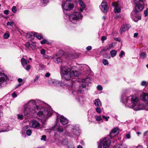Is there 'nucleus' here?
<instances>
[{"label":"nucleus","instance_id":"33","mask_svg":"<svg viewBox=\"0 0 148 148\" xmlns=\"http://www.w3.org/2000/svg\"><path fill=\"white\" fill-rule=\"evenodd\" d=\"M76 99L79 103H81V102L83 101L82 97L81 96H78L76 98Z\"/></svg>","mask_w":148,"mask_h":148},{"label":"nucleus","instance_id":"36","mask_svg":"<svg viewBox=\"0 0 148 148\" xmlns=\"http://www.w3.org/2000/svg\"><path fill=\"white\" fill-rule=\"evenodd\" d=\"M146 56L147 55L145 53H142L140 54V57L141 58H145Z\"/></svg>","mask_w":148,"mask_h":148},{"label":"nucleus","instance_id":"61","mask_svg":"<svg viewBox=\"0 0 148 148\" xmlns=\"http://www.w3.org/2000/svg\"><path fill=\"white\" fill-rule=\"evenodd\" d=\"M38 78H39V77L38 76H36L35 77V79H34V82H35L36 81L38 80Z\"/></svg>","mask_w":148,"mask_h":148},{"label":"nucleus","instance_id":"4","mask_svg":"<svg viewBox=\"0 0 148 148\" xmlns=\"http://www.w3.org/2000/svg\"><path fill=\"white\" fill-rule=\"evenodd\" d=\"M90 79L89 77L82 79L81 82H82V83L81 84V85H76L75 87H74L75 88H77L79 89V90L75 89V92H77V93L79 94L84 93L85 91L87 90V89L86 88V86L88 85L87 83H90Z\"/></svg>","mask_w":148,"mask_h":148},{"label":"nucleus","instance_id":"19","mask_svg":"<svg viewBox=\"0 0 148 148\" xmlns=\"http://www.w3.org/2000/svg\"><path fill=\"white\" fill-rule=\"evenodd\" d=\"M60 120L61 123L63 125H66L68 122V120L63 116H61Z\"/></svg>","mask_w":148,"mask_h":148},{"label":"nucleus","instance_id":"12","mask_svg":"<svg viewBox=\"0 0 148 148\" xmlns=\"http://www.w3.org/2000/svg\"><path fill=\"white\" fill-rule=\"evenodd\" d=\"M112 5L114 7V12L115 13H119L121 12V10L119 2H113L112 3Z\"/></svg>","mask_w":148,"mask_h":148},{"label":"nucleus","instance_id":"1","mask_svg":"<svg viewBox=\"0 0 148 148\" xmlns=\"http://www.w3.org/2000/svg\"><path fill=\"white\" fill-rule=\"evenodd\" d=\"M23 107V112L24 116L27 117H32L35 113L42 118L50 116L52 114V110L49 107H45L40 110L34 100H31L25 103Z\"/></svg>","mask_w":148,"mask_h":148},{"label":"nucleus","instance_id":"51","mask_svg":"<svg viewBox=\"0 0 148 148\" xmlns=\"http://www.w3.org/2000/svg\"><path fill=\"white\" fill-rule=\"evenodd\" d=\"M131 138L130 134L128 133L125 135V138L127 139H130Z\"/></svg>","mask_w":148,"mask_h":148},{"label":"nucleus","instance_id":"20","mask_svg":"<svg viewBox=\"0 0 148 148\" xmlns=\"http://www.w3.org/2000/svg\"><path fill=\"white\" fill-rule=\"evenodd\" d=\"M81 68L80 70L82 71H83L84 72H86L88 71L90 68L86 64H81L80 66Z\"/></svg>","mask_w":148,"mask_h":148},{"label":"nucleus","instance_id":"6","mask_svg":"<svg viewBox=\"0 0 148 148\" xmlns=\"http://www.w3.org/2000/svg\"><path fill=\"white\" fill-rule=\"evenodd\" d=\"M69 17L71 22L74 24H76L77 21L82 19L83 16L80 13L75 11L70 15Z\"/></svg>","mask_w":148,"mask_h":148},{"label":"nucleus","instance_id":"56","mask_svg":"<svg viewBox=\"0 0 148 148\" xmlns=\"http://www.w3.org/2000/svg\"><path fill=\"white\" fill-rule=\"evenodd\" d=\"M107 50V49H106V48L105 47V48L101 50L100 53H103L106 52Z\"/></svg>","mask_w":148,"mask_h":148},{"label":"nucleus","instance_id":"46","mask_svg":"<svg viewBox=\"0 0 148 148\" xmlns=\"http://www.w3.org/2000/svg\"><path fill=\"white\" fill-rule=\"evenodd\" d=\"M141 85L143 86H146L147 85V84L146 81H143L141 83Z\"/></svg>","mask_w":148,"mask_h":148},{"label":"nucleus","instance_id":"64","mask_svg":"<svg viewBox=\"0 0 148 148\" xmlns=\"http://www.w3.org/2000/svg\"><path fill=\"white\" fill-rule=\"evenodd\" d=\"M18 81L19 83H21L23 82V79H22L19 78L18 79Z\"/></svg>","mask_w":148,"mask_h":148},{"label":"nucleus","instance_id":"30","mask_svg":"<svg viewBox=\"0 0 148 148\" xmlns=\"http://www.w3.org/2000/svg\"><path fill=\"white\" fill-rule=\"evenodd\" d=\"M53 59L55 62L57 63H59L61 62V61H62V59L60 57H58L55 59L54 58Z\"/></svg>","mask_w":148,"mask_h":148},{"label":"nucleus","instance_id":"52","mask_svg":"<svg viewBox=\"0 0 148 148\" xmlns=\"http://www.w3.org/2000/svg\"><path fill=\"white\" fill-rule=\"evenodd\" d=\"M45 50L43 49H42L40 51V53L42 55H44L45 54Z\"/></svg>","mask_w":148,"mask_h":148},{"label":"nucleus","instance_id":"38","mask_svg":"<svg viewBox=\"0 0 148 148\" xmlns=\"http://www.w3.org/2000/svg\"><path fill=\"white\" fill-rule=\"evenodd\" d=\"M40 43L41 44H44L45 43L48 44L49 42L46 39H43L40 41Z\"/></svg>","mask_w":148,"mask_h":148},{"label":"nucleus","instance_id":"62","mask_svg":"<svg viewBox=\"0 0 148 148\" xmlns=\"http://www.w3.org/2000/svg\"><path fill=\"white\" fill-rule=\"evenodd\" d=\"M49 0H42V2L44 3H47L49 2Z\"/></svg>","mask_w":148,"mask_h":148},{"label":"nucleus","instance_id":"11","mask_svg":"<svg viewBox=\"0 0 148 148\" xmlns=\"http://www.w3.org/2000/svg\"><path fill=\"white\" fill-rule=\"evenodd\" d=\"M76 67L74 66H72L71 67V78H74V77H77L80 74L79 72L76 70Z\"/></svg>","mask_w":148,"mask_h":148},{"label":"nucleus","instance_id":"44","mask_svg":"<svg viewBox=\"0 0 148 148\" xmlns=\"http://www.w3.org/2000/svg\"><path fill=\"white\" fill-rule=\"evenodd\" d=\"M12 12L15 13L17 11V10L16 8V7L15 6H13L12 8Z\"/></svg>","mask_w":148,"mask_h":148},{"label":"nucleus","instance_id":"43","mask_svg":"<svg viewBox=\"0 0 148 148\" xmlns=\"http://www.w3.org/2000/svg\"><path fill=\"white\" fill-rule=\"evenodd\" d=\"M100 107H97L96 109V112L98 113H100L101 112V109Z\"/></svg>","mask_w":148,"mask_h":148},{"label":"nucleus","instance_id":"31","mask_svg":"<svg viewBox=\"0 0 148 148\" xmlns=\"http://www.w3.org/2000/svg\"><path fill=\"white\" fill-rule=\"evenodd\" d=\"M110 53L112 57H114L116 55V51L115 50H112L110 51Z\"/></svg>","mask_w":148,"mask_h":148},{"label":"nucleus","instance_id":"8","mask_svg":"<svg viewBox=\"0 0 148 148\" xmlns=\"http://www.w3.org/2000/svg\"><path fill=\"white\" fill-rule=\"evenodd\" d=\"M111 140L108 137L101 139L100 141V143L102 145L103 148L108 147L111 144Z\"/></svg>","mask_w":148,"mask_h":148},{"label":"nucleus","instance_id":"3","mask_svg":"<svg viewBox=\"0 0 148 148\" xmlns=\"http://www.w3.org/2000/svg\"><path fill=\"white\" fill-rule=\"evenodd\" d=\"M135 4V8L131 13V17L135 21L137 22L141 18L140 15L138 13L143 10L147 5L145 0H134Z\"/></svg>","mask_w":148,"mask_h":148},{"label":"nucleus","instance_id":"50","mask_svg":"<svg viewBox=\"0 0 148 148\" xmlns=\"http://www.w3.org/2000/svg\"><path fill=\"white\" fill-rule=\"evenodd\" d=\"M97 88L99 90H101L103 89L102 86L100 85H99L97 86Z\"/></svg>","mask_w":148,"mask_h":148},{"label":"nucleus","instance_id":"28","mask_svg":"<svg viewBox=\"0 0 148 148\" xmlns=\"http://www.w3.org/2000/svg\"><path fill=\"white\" fill-rule=\"evenodd\" d=\"M57 131L59 132H62L64 130L62 127L60 125L56 126Z\"/></svg>","mask_w":148,"mask_h":148},{"label":"nucleus","instance_id":"26","mask_svg":"<svg viewBox=\"0 0 148 148\" xmlns=\"http://www.w3.org/2000/svg\"><path fill=\"white\" fill-rule=\"evenodd\" d=\"M27 63H29V62L27 61V60L25 59L24 58H23L21 59V63L23 67L25 66Z\"/></svg>","mask_w":148,"mask_h":148},{"label":"nucleus","instance_id":"58","mask_svg":"<svg viewBox=\"0 0 148 148\" xmlns=\"http://www.w3.org/2000/svg\"><path fill=\"white\" fill-rule=\"evenodd\" d=\"M42 57L44 59H47L49 58V56L48 55H46L45 54L43 55Z\"/></svg>","mask_w":148,"mask_h":148},{"label":"nucleus","instance_id":"37","mask_svg":"<svg viewBox=\"0 0 148 148\" xmlns=\"http://www.w3.org/2000/svg\"><path fill=\"white\" fill-rule=\"evenodd\" d=\"M31 66L29 64L26 65L25 66L23 67L27 71H29L31 68Z\"/></svg>","mask_w":148,"mask_h":148},{"label":"nucleus","instance_id":"53","mask_svg":"<svg viewBox=\"0 0 148 148\" xmlns=\"http://www.w3.org/2000/svg\"><path fill=\"white\" fill-rule=\"evenodd\" d=\"M102 117L103 119H104L106 121H108V119L110 118L109 116L106 117L104 115L102 116Z\"/></svg>","mask_w":148,"mask_h":148},{"label":"nucleus","instance_id":"18","mask_svg":"<svg viewBox=\"0 0 148 148\" xmlns=\"http://www.w3.org/2000/svg\"><path fill=\"white\" fill-rule=\"evenodd\" d=\"M1 128L2 129L1 132L8 131L10 130L8 125L6 124H2L1 126Z\"/></svg>","mask_w":148,"mask_h":148},{"label":"nucleus","instance_id":"29","mask_svg":"<svg viewBox=\"0 0 148 148\" xmlns=\"http://www.w3.org/2000/svg\"><path fill=\"white\" fill-rule=\"evenodd\" d=\"M35 36L39 40L41 39L42 38V36L41 34L37 33H34Z\"/></svg>","mask_w":148,"mask_h":148},{"label":"nucleus","instance_id":"42","mask_svg":"<svg viewBox=\"0 0 148 148\" xmlns=\"http://www.w3.org/2000/svg\"><path fill=\"white\" fill-rule=\"evenodd\" d=\"M103 63L105 65H107L109 64L108 61L106 59L103 60Z\"/></svg>","mask_w":148,"mask_h":148},{"label":"nucleus","instance_id":"10","mask_svg":"<svg viewBox=\"0 0 148 148\" xmlns=\"http://www.w3.org/2000/svg\"><path fill=\"white\" fill-rule=\"evenodd\" d=\"M31 127L37 129L41 128V125L40 123L37 121L35 120H32L30 123Z\"/></svg>","mask_w":148,"mask_h":148},{"label":"nucleus","instance_id":"55","mask_svg":"<svg viewBox=\"0 0 148 148\" xmlns=\"http://www.w3.org/2000/svg\"><path fill=\"white\" fill-rule=\"evenodd\" d=\"M30 43L29 42H27L25 44V46L27 48H29Z\"/></svg>","mask_w":148,"mask_h":148},{"label":"nucleus","instance_id":"16","mask_svg":"<svg viewBox=\"0 0 148 148\" xmlns=\"http://www.w3.org/2000/svg\"><path fill=\"white\" fill-rule=\"evenodd\" d=\"M119 132V129L118 128H116L113 129L110 134V136L111 137H113L117 135Z\"/></svg>","mask_w":148,"mask_h":148},{"label":"nucleus","instance_id":"5","mask_svg":"<svg viewBox=\"0 0 148 148\" xmlns=\"http://www.w3.org/2000/svg\"><path fill=\"white\" fill-rule=\"evenodd\" d=\"M60 69V72L64 79L67 80H70L71 77V70L67 66H63L62 64Z\"/></svg>","mask_w":148,"mask_h":148},{"label":"nucleus","instance_id":"35","mask_svg":"<svg viewBox=\"0 0 148 148\" xmlns=\"http://www.w3.org/2000/svg\"><path fill=\"white\" fill-rule=\"evenodd\" d=\"M95 117L97 121H100L102 120V118L100 116H98L97 115H96L95 116Z\"/></svg>","mask_w":148,"mask_h":148},{"label":"nucleus","instance_id":"23","mask_svg":"<svg viewBox=\"0 0 148 148\" xmlns=\"http://www.w3.org/2000/svg\"><path fill=\"white\" fill-rule=\"evenodd\" d=\"M35 36L34 33L32 32H29L27 33L26 37L27 38L32 39L34 38Z\"/></svg>","mask_w":148,"mask_h":148},{"label":"nucleus","instance_id":"49","mask_svg":"<svg viewBox=\"0 0 148 148\" xmlns=\"http://www.w3.org/2000/svg\"><path fill=\"white\" fill-rule=\"evenodd\" d=\"M107 39V37L106 36H103L101 37V40L102 43H103L105 40H106Z\"/></svg>","mask_w":148,"mask_h":148},{"label":"nucleus","instance_id":"9","mask_svg":"<svg viewBox=\"0 0 148 148\" xmlns=\"http://www.w3.org/2000/svg\"><path fill=\"white\" fill-rule=\"evenodd\" d=\"M48 82L50 85L53 86H63L64 85L61 81L52 79H49Z\"/></svg>","mask_w":148,"mask_h":148},{"label":"nucleus","instance_id":"45","mask_svg":"<svg viewBox=\"0 0 148 148\" xmlns=\"http://www.w3.org/2000/svg\"><path fill=\"white\" fill-rule=\"evenodd\" d=\"M14 24V22L13 21L9 22L8 21L7 23V26H12Z\"/></svg>","mask_w":148,"mask_h":148},{"label":"nucleus","instance_id":"39","mask_svg":"<svg viewBox=\"0 0 148 148\" xmlns=\"http://www.w3.org/2000/svg\"><path fill=\"white\" fill-rule=\"evenodd\" d=\"M10 36V34L9 33H5L3 37L6 39H7Z\"/></svg>","mask_w":148,"mask_h":148},{"label":"nucleus","instance_id":"25","mask_svg":"<svg viewBox=\"0 0 148 148\" xmlns=\"http://www.w3.org/2000/svg\"><path fill=\"white\" fill-rule=\"evenodd\" d=\"M67 141L66 139H63L62 140H60L58 141V145H66L67 144Z\"/></svg>","mask_w":148,"mask_h":148},{"label":"nucleus","instance_id":"34","mask_svg":"<svg viewBox=\"0 0 148 148\" xmlns=\"http://www.w3.org/2000/svg\"><path fill=\"white\" fill-rule=\"evenodd\" d=\"M36 44L34 42H31L30 43L29 48L34 49L35 48Z\"/></svg>","mask_w":148,"mask_h":148},{"label":"nucleus","instance_id":"48","mask_svg":"<svg viewBox=\"0 0 148 148\" xmlns=\"http://www.w3.org/2000/svg\"><path fill=\"white\" fill-rule=\"evenodd\" d=\"M125 52L123 51H122L119 55V57L120 58H122L123 57V55H125Z\"/></svg>","mask_w":148,"mask_h":148},{"label":"nucleus","instance_id":"47","mask_svg":"<svg viewBox=\"0 0 148 148\" xmlns=\"http://www.w3.org/2000/svg\"><path fill=\"white\" fill-rule=\"evenodd\" d=\"M32 134V131L30 130H27L26 131V134L28 136H30Z\"/></svg>","mask_w":148,"mask_h":148},{"label":"nucleus","instance_id":"13","mask_svg":"<svg viewBox=\"0 0 148 148\" xmlns=\"http://www.w3.org/2000/svg\"><path fill=\"white\" fill-rule=\"evenodd\" d=\"M76 85H78V84H75V83L74 82H73L72 85H71V86H69L68 85V86H69L68 87V89L70 91V92L74 95H76L77 94H79L77 92H75V91L74 90H75V88L74 87H75ZM76 89H78L79 90V89L77 88H76Z\"/></svg>","mask_w":148,"mask_h":148},{"label":"nucleus","instance_id":"17","mask_svg":"<svg viewBox=\"0 0 148 148\" xmlns=\"http://www.w3.org/2000/svg\"><path fill=\"white\" fill-rule=\"evenodd\" d=\"M78 3L82 8H80L79 10V12H83L84 9L86 8V5L83 3L82 0H79Z\"/></svg>","mask_w":148,"mask_h":148},{"label":"nucleus","instance_id":"27","mask_svg":"<svg viewBox=\"0 0 148 148\" xmlns=\"http://www.w3.org/2000/svg\"><path fill=\"white\" fill-rule=\"evenodd\" d=\"M74 128V127H73V128H72V132L73 133V134L75 135H79V131L76 129Z\"/></svg>","mask_w":148,"mask_h":148},{"label":"nucleus","instance_id":"57","mask_svg":"<svg viewBox=\"0 0 148 148\" xmlns=\"http://www.w3.org/2000/svg\"><path fill=\"white\" fill-rule=\"evenodd\" d=\"M92 47L90 46H89L86 47V49L88 51H89L90 50L92 49Z\"/></svg>","mask_w":148,"mask_h":148},{"label":"nucleus","instance_id":"24","mask_svg":"<svg viewBox=\"0 0 148 148\" xmlns=\"http://www.w3.org/2000/svg\"><path fill=\"white\" fill-rule=\"evenodd\" d=\"M113 148H127V146L125 144H119L115 145Z\"/></svg>","mask_w":148,"mask_h":148},{"label":"nucleus","instance_id":"63","mask_svg":"<svg viewBox=\"0 0 148 148\" xmlns=\"http://www.w3.org/2000/svg\"><path fill=\"white\" fill-rule=\"evenodd\" d=\"M50 74L49 73H47L45 75V76L46 77H49L50 76Z\"/></svg>","mask_w":148,"mask_h":148},{"label":"nucleus","instance_id":"7","mask_svg":"<svg viewBox=\"0 0 148 148\" xmlns=\"http://www.w3.org/2000/svg\"><path fill=\"white\" fill-rule=\"evenodd\" d=\"M9 78L7 75L4 73H0V87H4L8 83Z\"/></svg>","mask_w":148,"mask_h":148},{"label":"nucleus","instance_id":"60","mask_svg":"<svg viewBox=\"0 0 148 148\" xmlns=\"http://www.w3.org/2000/svg\"><path fill=\"white\" fill-rule=\"evenodd\" d=\"M12 96L13 98H15L17 97V95L15 93V92H14L12 95Z\"/></svg>","mask_w":148,"mask_h":148},{"label":"nucleus","instance_id":"59","mask_svg":"<svg viewBox=\"0 0 148 148\" xmlns=\"http://www.w3.org/2000/svg\"><path fill=\"white\" fill-rule=\"evenodd\" d=\"M4 13L6 14L7 15L9 14V10H6L4 11Z\"/></svg>","mask_w":148,"mask_h":148},{"label":"nucleus","instance_id":"14","mask_svg":"<svg viewBox=\"0 0 148 148\" xmlns=\"http://www.w3.org/2000/svg\"><path fill=\"white\" fill-rule=\"evenodd\" d=\"M100 8L103 12L104 13L108 12V8L107 7V3L106 2H102L100 7Z\"/></svg>","mask_w":148,"mask_h":148},{"label":"nucleus","instance_id":"41","mask_svg":"<svg viewBox=\"0 0 148 148\" xmlns=\"http://www.w3.org/2000/svg\"><path fill=\"white\" fill-rule=\"evenodd\" d=\"M41 140H43L44 141H46V136L45 135H43L41 136Z\"/></svg>","mask_w":148,"mask_h":148},{"label":"nucleus","instance_id":"21","mask_svg":"<svg viewBox=\"0 0 148 148\" xmlns=\"http://www.w3.org/2000/svg\"><path fill=\"white\" fill-rule=\"evenodd\" d=\"M140 99L143 101H146L148 100V94L145 93H142L140 96Z\"/></svg>","mask_w":148,"mask_h":148},{"label":"nucleus","instance_id":"2","mask_svg":"<svg viewBox=\"0 0 148 148\" xmlns=\"http://www.w3.org/2000/svg\"><path fill=\"white\" fill-rule=\"evenodd\" d=\"M123 102H126V106L138 110L144 109V104L140 102L139 98L135 96L132 95L125 98H122Z\"/></svg>","mask_w":148,"mask_h":148},{"label":"nucleus","instance_id":"40","mask_svg":"<svg viewBox=\"0 0 148 148\" xmlns=\"http://www.w3.org/2000/svg\"><path fill=\"white\" fill-rule=\"evenodd\" d=\"M18 119L22 120L23 118V115L21 114H18L17 115Z\"/></svg>","mask_w":148,"mask_h":148},{"label":"nucleus","instance_id":"32","mask_svg":"<svg viewBox=\"0 0 148 148\" xmlns=\"http://www.w3.org/2000/svg\"><path fill=\"white\" fill-rule=\"evenodd\" d=\"M114 46V44L113 43H112L107 46L106 47V49H107V50H109L110 49L112 48Z\"/></svg>","mask_w":148,"mask_h":148},{"label":"nucleus","instance_id":"22","mask_svg":"<svg viewBox=\"0 0 148 148\" xmlns=\"http://www.w3.org/2000/svg\"><path fill=\"white\" fill-rule=\"evenodd\" d=\"M94 103L95 106L97 107H101L102 106L101 103L99 99H97L95 100Z\"/></svg>","mask_w":148,"mask_h":148},{"label":"nucleus","instance_id":"54","mask_svg":"<svg viewBox=\"0 0 148 148\" xmlns=\"http://www.w3.org/2000/svg\"><path fill=\"white\" fill-rule=\"evenodd\" d=\"M147 13L148 14V9L147 8L146 10H145L144 12V14L145 17L147 16Z\"/></svg>","mask_w":148,"mask_h":148},{"label":"nucleus","instance_id":"15","mask_svg":"<svg viewBox=\"0 0 148 148\" xmlns=\"http://www.w3.org/2000/svg\"><path fill=\"white\" fill-rule=\"evenodd\" d=\"M131 27V26L129 24H126L122 26L120 29V32L121 34L124 32L128 30Z\"/></svg>","mask_w":148,"mask_h":148}]
</instances>
